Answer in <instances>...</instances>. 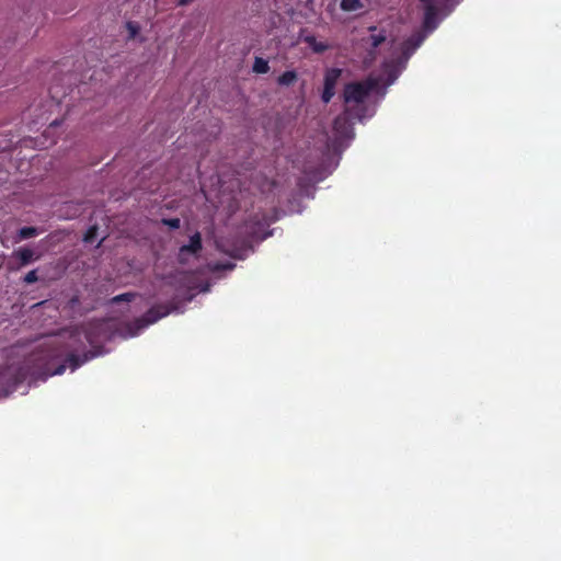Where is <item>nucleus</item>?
Returning <instances> with one entry per match:
<instances>
[{
	"label": "nucleus",
	"instance_id": "11",
	"mask_svg": "<svg viewBox=\"0 0 561 561\" xmlns=\"http://www.w3.org/2000/svg\"><path fill=\"white\" fill-rule=\"evenodd\" d=\"M304 42L317 54L324 53L329 49V45L323 42H318L313 35L306 36Z\"/></svg>",
	"mask_w": 561,
	"mask_h": 561
},
{
	"label": "nucleus",
	"instance_id": "12",
	"mask_svg": "<svg viewBox=\"0 0 561 561\" xmlns=\"http://www.w3.org/2000/svg\"><path fill=\"white\" fill-rule=\"evenodd\" d=\"M298 79V75L295 70H287L277 78L278 85L290 87Z\"/></svg>",
	"mask_w": 561,
	"mask_h": 561
},
{
	"label": "nucleus",
	"instance_id": "13",
	"mask_svg": "<svg viewBox=\"0 0 561 561\" xmlns=\"http://www.w3.org/2000/svg\"><path fill=\"white\" fill-rule=\"evenodd\" d=\"M341 9L345 12L358 11L364 8L360 0H341Z\"/></svg>",
	"mask_w": 561,
	"mask_h": 561
},
{
	"label": "nucleus",
	"instance_id": "6",
	"mask_svg": "<svg viewBox=\"0 0 561 561\" xmlns=\"http://www.w3.org/2000/svg\"><path fill=\"white\" fill-rule=\"evenodd\" d=\"M369 35L363 38L364 44L367 47L368 55L375 58V49L387 41V31L377 26L368 27Z\"/></svg>",
	"mask_w": 561,
	"mask_h": 561
},
{
	"label": "nucleus",
	"instance_id": "5",
	"mask_svg": "<svg viewBox=\"0 0 561 561\" xmlns=\"http://www.w3.org/2000/svg\"><path fill=\"white\" fill-rule=\"evenodd\" d=\"M342 75L339 68H331L324 75L323 92L321 99L323 103L328 104L335 94V85Z\"/></svg>",
	"mask_w": 561,
	"mask_h": 561
},
{
	"label": "nucleus",
	"instance_id": "7",
	"mask_svg": "<svg viewBox=\"0 0 561 561\" xmlns=\"http://www.w3.org/2000/svg\"><path fill=\"white\" fill-rule=\"evenodd\" d=\"M333 129L336 137L341 140H348L354 137V128L346 113L335 117Z\"/></svg>",
	"mask_w": 561,
	"mask_h": 561
},
{
	"label": "nucleus",
	"instance_id": "2",
	"mask_svg": "<svg viewBox=\"0 0 561 561\" xmlns=\"http://www.w3.org/2000/svg\"><path fill=\"white\" fill-rule=\"evenodd\" d=\"M174 309H176V307L169 304H158L152 306L144 316L128 323L130 335H137L141 330L167 317Z\"/></svg>",
	"mask_w": 561,
	"mask_h": 561
},
{
	"label": "nucleus",
	"instance_id": "8",
	"mask_svg": "<svg viewBox=\"0 0 561 561\" xmlns=\"http://www.w3.org/2000/svg\"><path fill=\"white\" fill-rule=\"evenodd\" d=\"M12 257L19 261L16 266L9 267L11 271H14L20 270L21 267L28 265L33 261L38 260L39 255H35V252L32 249L23 247L14 250L12 253Z\"/></svg>",
	"mask_w": 561,
	"mask_h": 561
},
{
	"label": "nucleus",
	"instance_id": "17",
	"mask_svg": "<svg viewBox=\"0 0 561 561\" xmlns=\"http://www.w3.org/2000/svg\"><path fill=\"white\" fill-rule=\"evenodd\" d=\"M162 224L171 229H179L181 220L179 218H164L162 219Z\"/></svg>",
	"mask_w": 561,
	"mask_h": 561
},
{
	"label": "nucleus",
	"instance_id": "1",
	"mask_svg": "<svg viewBox=\"0 0 561 561\" xmlns=\"http://www.w3.org/2000/svg\"><path fill=\"white\" fill-rule=\"evenodd\" d=\"M94 352H84L82 355L70 353L61 364L44 352L33 353L13 371L10 367H0V396L7 397L19 385L28 380L30 383L45 381L48 377L61 375L67 366L73 371L88 360L95 357Z\"/></svg>",
	"mask_w": 561,
	"mask_h": 561
},
{
	"label": "nucleus",
	"instance_id": "23",
	"mask_svg": "<svg viewBox=\"0 0 561 561\" xmlns=\"http://www.w3.org/2000/svg\"><path fill=\"white\" fill-rule=\"evenodd\" d=\"M57 125H58V122H57V121H54V122L51 123V126H57Z\"/></svg>",
	"mask_w": 561,
	"mask_h": 561
},
{
	"label": "nucleus",
	"instance_id": "22",
	"mask_svg": "<svg viewBox=\"0 0 561 561\" xmlns=\"http://www.w3.org/2000/svg\"><path fill=\"white\" fill-rule=\"evenodd\" d=\"M421 2H423L424 4H433L434 0H420Z\"/></svg>",
	"mask_w": 561,
	"mask_h": 561
},
{
	"label": "nucleus",
	"instance_id": "21",
	"mask_svg": "<svg viewBox=\"0 0 561 561\" xmlns=\"http://www.w3.org/2000/svg\"><path fill=\"white\" fill-rule=\"evenodd\" d=\"M96 232H98V227L96 226H92L90 227L85 234H84V241L85 242H92L96 236Z\"/></svg>",
	"mask_w": 561,
	"mask_h": 561
},
{
	"label": "nucleus",
	"instance_id": "20",
	"mask_svg": "<svg viewBox=\"0 0 561 561\" xmlns=\"http://www.w3.org/2000/svg\"><path fill=\"white\" fill-rule=\"evenodd\" d=\"M126 27H127V30L129 32V37L130 38H134L138 34V32L140 30L139 25L137 23L130 22V21L126 23Z\"/></svg>",
	"mask_w": 561,
	"mask_h": 561
},
{
	"label": "nucleus",
	"instance_id": "9",
	"mask_svg": "<svg viewBox=\"0 0 561 561\" xmlns=\"http://www.w3.org/2000/svg\"><path fill=\"white\" fill-rule=\"evenodd\" d=\"M83 339L89 342L90 344L94 343V340L92 337V327H89L88 329L80 331L76 330L70 334V340L72 341L71 344H69L70 347H72L75 351L78 350L73 344L77 342H80L81 345H84Z\"/></svg>",
	"mask_w": 561,
	"mask_h": 561
},
{
	"label": "nucleus",
	"instance_id": "18",
	"mask_svg": "<svg viewBox=\"0 0 561 561\" xmlns=\"http://www.w3.org/2000/svg\"><path fill=\"white\" fill-rule=\"evenodd\" d=\"M423 38L420 35H415L405 41V46H411L413 49L419 47L422 43Z\"/></svg>",
	"mask_w": 561,
	"mask_h": 561
},
{
	"label": "nucleus",
	"instance_id": "19",
	"mask_svg": "<svg viewBox=\"0 0 561 561\" xmlns=\"http://www.w3.org/2000/svg\"><path fill=\"white\" fill-rule=\"evenodd\" d=\"M26 284H34L38 280L37 270L30 271L23 278Z\"/></svg>",
	"mask_w": 561,
	"mask_h": 561
},
{
	"label": "nucleus",
	"instance_id": "10",
	"mask_svg": "<svg viewBox=\"0 0 561 561\" xmlns=\"http://www.w3.org/2000/svg\"><path fill=\"white\" fill-rule=\"evenodd\" d=\"M425 5H426V9H425V14H424V27L426 30L433 31L437 26V23H436L437 11H436V8L434 7V4L430 3V4H425Z\"/></svg>",
	"mask_w": 561,
	"mask_h": 561
},
{
	"label": "nucleus",
	"instance_id": "14",
	"mask_svg": "<svg viewBox=\"0 0 561 561\" xmlns=\"http://www.w3.org/2000/svg\"><path fill=\"white\" fill-rule=\"evenodd\" d=\"M252 69L255 73H267L270 71L268 61L262 57H255Z\"/></svg>",
	"mask_w": 561,
	"mask_h": 561
},
{
	"label": "nucleus",
	"instance_id": "15",
	"mask_svg": "<svg viewBox=\"0 0 561 561\" xmlns=\"http://www.w3.org/2000/svg\"><path fill=\"white\" fill-rule=\"evenodd\" d=\"M38 234V230L35 227H23L18 231L20 240H26Z\"/></svg>",
	"mask_w": 561,
	"mask_h": 561
},
{
	"label": "nucleus",
	"instance_id": "3",
	"mask_svg": "<svg viewBox=\"0 0 561 561\" xmlns=\"http://www.w3.org/2000/svg\"><path fill=\"white\" fill-rule=\"evenodd\" d=\"M376 87L377 82L371 78L363 81L350 82L344 87V102L357 104L363 103Z\"/></svg>",
	"mask_w": 561,
	"mask_h": 561
},
{
	"label": "nucleus",
	"instance_id": "4",
	"mask_svg": "<svg viewBox=\"0 0 561 561\" xmlns=\"http://www.w3.org/2000/svg\"><path fill=\"white\" fill-rule=\"evenodd\" d=\"M203 249L202 236L196 231L191 238L187 244H183L178 252V262L180 264H186L191 255L197 256Z\"/></svg>",
	"mask_w": 561,
	"mask_h": 561
},
{
	"label": "nucleus",
	"instance_id": "16",
	"mask_svg": "<svg viewBox=\"0 0 561 561\" xmlns=\"http://www.w3.org/2000/svg\"><path fill=\"white\" fill-rule=\"evenodd\" d=\"M135 294L133 293H125V294H121V295H117L115 296L113 299H112V302L114 304H118L121 301H131L134 298H135Z\"/></svg>",
	"mask_w": 561,
	"mask_h": 561
}]
</instances>
